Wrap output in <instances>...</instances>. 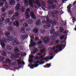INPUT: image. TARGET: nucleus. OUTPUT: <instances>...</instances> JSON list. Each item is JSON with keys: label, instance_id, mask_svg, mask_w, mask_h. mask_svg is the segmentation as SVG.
Listing matches in <instances>:
<instances>
[{"label": "nucleus", "instance_id": "nucleus-1", "mask_svg": "<svg viewBox=\"0 0 76 76\" xmlns=\"http://www.w3.org/2000/svg\"><path fill=\"white\" fill-rule=\"evenodd\" d=\"M45 17L46 18V20H43L42 22L43 24H46L47 25L44 26V27L46 29H48L49 27H51V25L52 24V23H53V21L49 19V17L47 16H45Z\"/></svg>", "mask_w": 76, "mask_h": 76}, {"label": "nucleus", "instance_id": "nucleus-2", "mask_svg": "<svg viewBox=\"0 0 76 76\" xmlns=\"http://www.w3.org/2000/svg\"><path fill=\"white\" fill-rule=\"evenodd\" d=\"M61 34L59 33L58 32H56L53 34V36H52L51 37L52 41H54L55 39V37H60Z\"/></svg>", "mask_w": 76, "mask_h": 76}, {"label": "nucleus", "instance_id": "nucleus-3", "mask_svg": "<svg viewBox=\"0 0 76 76\" xmlns=\"http://www.w3.org/2000/svg\"><path fill=\"white\" fill-rule=\"evenodd\" d=\"M12 56H11V59H15V58H19L20 56V53H16L15 55L14 54H11Z\"/></svg>", "mask_w": 76, "mask_h": 76}, {"label": "nucleus", "instance_id": "nucleus-4", "mask_svg": "<svg viewBox=\"0 0 76 76\" xmlns=\"http://www.w3.org/2000/svg\"><path fill=\"white\" fill-rule=\"evenodd\" d=\"M63 47H64V48L62 49L61 48L63 47V45H58L56 47V48H58V50H59V51H61V50H62L65 47H66V45H64Z\"/></svg>", "mask_w": 76, "mask_h": 76}, {"label": "nucleus", "instance_id": "nucleus-5", "mask_svg": "<svg viewBox=\"0 0 76 76\" xmlns=\"http://www.w3.org/2000/svg\"><path fill=\"white\" fill-rule=\"evenodd\" d=\"M50 39L48 37H45L43 39V41L45 44H47L49 42Z\"/></svg>", "mask_w": 76, "mask_h": 76}, {"label": "nucleus", "instance_id": "nucleus-6", "mask_svg": "<svg viewBox=\"0 0 76 76\" xmlns=\"http://www.w3.org/2000/svg\"><path fill=\"white\" fill-rule=\"evenodd\" d=\"M39 64H38L37 65H36L35 64H34L33 65H30V64L28 65V66H30V67L31 69H34V67H37L39 65Z\"/></svg>", "mask_w": 76, "mask_h": 76}, {"label": "nucleus", "instance_id": "nucleus-7", "mask_svg": "<svg viewBox=\"0 0 76 76\" xmlns=\"http://www.w3.org/2000/svg\"><path fill=\"white\" fill-rule=\"evenodd\" d=\"M30 15L31 17L33 19H35L36 18L35 17V13L33 11H31L30 12Z\"/></svg>", "mask_w": 76, "mask_h": 76}, {"label": "nucleus", "instance_id": "nucleus-8", "mask_svg": "<svg viewBox=\"0 0 76 76\" xmlns=\"http://www.w3.org/2000/svg\"><path fill=\"white\" fill-rule=\"evenodd\" d=\"M20 7H21V5L20 4H17L16 5L15 9V10L18 11V10H19V9H20Z\"/></svg>", "mask_w": 76, "mask_h": 76}, {"label": "nucleus", "instance_id": "nucleus-9", "mask_svg": "<svg viewBox=\"0 0 76 76\" xmlns=\"http://www.w3.org/2000/svg\"><path fill=\"white\" fill-rule=\"evenodd\" d=\"M28 37V36H25L24 35H23L21 36L20 38L21 40L23 41L26 38H27Z\"/></svg>", "mask_w": 76, "mask_h": 76}, {"label": "nucleus", "instance_id": "nucleus-10", "mask_svg": "<svg viewBox=\"0 0 76 76\" xmlns=\"http://www.w3.org/2000/svg\"><path fill=\"white\" fill-rule=\"evenodd\" d=\"M32 42H33V40L31 39L30 42L31 43L30 45H29V47H34V46H35V45L36 44L35 42H33L32 43Z\"/></svg>", "mask_w": 76, "mask_h": 76}, {"label": "nucleus", "instance_id": "nucleus-11", "mask_svg": "<svg viewBox=\"0 0 76 76\" xmlns=\"http://www.w3.org/2000/svg\"><path fill=\"white\" fill-rule=\"evenodd\" d=\"M12 45H14V46H15L17 45V39H14L13 41H12Z\"/></svg>", "mask_w": 76, "mask_h": 76}, {"label": "nucleus", "instance_id": "nucleus-12", "mask_svg": "<svg viewBox=\"0 0 76 76\" xmlns=\"http://www.w3.org/2000/svg\"><path fill=\"white\" fill-rule=\"evenodd\" d=\"M0 52L1 53L2 55L3 56H4V57H6V56H7V53H6V52H5L4 50H1L0 51Z\"/></svg>", "mask_w": 76, "mask_h": 76}, {"label": "nucleus", "instance_id": "nucleus-13", "mask_svg": "<svg viewBox=\"0 0 76 76\" xmlns=\"http://www.w3.org/2000/svg\"><path fill=\"white\" fill-rule=\"evenodd\" d=\"M7 48L9 51H12V47L10 45H8L7 46Z\"/></svg>", "mask_w": 76, "mask_h": 76}, {"label": "nucleus", "instance_id": "nucleus-14", "mask_svg": "<svg viewBox=\"0 0 76 76\" xmlns=\"http://www.w3.org/2000/svg\"><path fill=\"white\" fill-rule=\"evenodd\" d=\"M13 37L12 36H10L8 37L7 40L8 41L10 42L13 40Z\"/></svg>", "mask_w": 76, "mask_h": 76}, {"label": "nucleus", "instance_id": "nucleus-15", "mask_svg": "<svg viewBox=\"0 0 76 76\" xmlns=\"http://www.w3.org/2000/svg\"><path fill=\"white\" fill-rule=\"evenodd\" d=\"M13 25H14V26H16L17 27L19 26V22L18 21H15L14 22H13Z\"/></svg>", "mask_w": 76, "mask_h": 76}, {"label": "nucleus", "instance_id": "nucleus-16", "mask_svg": "<svg viewBox=\"0 0 76 76\" xmlns=\"http://www.w3.org/2000/svg\"><path fill=\"white\" fill-rule=\"evenodd\" d=\"M54 56L46 57L45 58V60H47L48 59H49V60H52V59L54 58Z\"/></svg>", "mask_w": 76, "mask_h": 76}, {"label": "nucleus", "instance_id": "nucleus-17", "mask_svg": "<svg viewBox=\"0 0 76 76\" xmlns=\"http://www.w3.org/2000/svg\"><path fill=\"white\" fill-rule=\"evenodd\" d=\"M45 54H44V55L43 56L40 55V57H37L35 58L36 60H39V59L42 58L44 57H45Z\"/></svg>", "mask_w": 76, "mask_h": 76}, {"label": "nucleus", "instance_id": "nucleus-18", "mask_svg": "<svg viewBox=\"0 0 76 76\" xmlns=\"http://www.w3.org/2000/svg\"><path fill=\"white\" fill-rule=\"evenodd\" d=\"M34 63H35V64H37L38 63H39V64H42L44 63V61H42V63H39V61H36L35 62H33Z\"/></svg>", "mask_w": 76, "mask_h": 76}, {"label": "nucleus", "instance_id": "nucleus-19", "mask_svg": "<svg viewBox=\"0 0 76 76\" xmlns=\"http://www.w3.org/2000/svg\"><path fill=\"white\" fill-rule=\"evenodd\" d=\"M51 64H46L45 66H43L45 68H49Z\"/></svg>", "mask_w": 76, "mask_h": 76}, {"label": "nucleus", "instance_id": "nucleus-20", "mask_svg": "<svg viewBox=\"0 0 76 76\" xmlns=\"http://www.w3.org/2000/svg\"><path fill=\"white\" fill-rule=\"evenodd\" d=\"M56 5H51L50 6V9H56Z\"/></svg>", "mask_w": 76, "mask_h": 76}, {"label": "nucleus", "instance_id": "nucleus-21", "mask_svg": "<svg viewBox=\"0 0 76 76\" xmlns=\"http://www.w3.org/2000/svg\"><path fill=\"white\" fill-rule=\"evenodd\" d=\"M15 3H16V2L15 1H11L10 2V4L12 5V6H13V5H15Z\"/></svg>", "mask_w": 76, "mask_h": 76}, {"label": "nucleus", "instance_id": "nucleus-22", "mask_svg": "<svg viewBox=\"0 0 76 76\" xmlns=\"http://www.w3.org/2000/svg\"><path fill=\"white\" fill-rule=\"evenodd\" d=\"M5 35L6 37H7L10 35V33L9 31H6L5 32Z\"/></svg>", "mask_w": 76, "mask_h": 76}, {"label": "nucleus", "instance_id": "nucleus-23", "mask_svg": "<svg viewBox=\"0 0 76 76\" xmlns=\"http://www.w3.org/2000/svg\"><path fill=\"white\" fill-rule=\"evenodd\" d=\"M30 12H31V10H30V9L29 8H27L26 11V12L25 13V15H26V14H28V13H29Z\"/></svg>", "mask_w": 76, "mask_h": 76}, {"label": "nucleus", "instance_id": "nucleus-24", "mask_svg": "<svg viewBox=\"0 0 76 76\" xmlns=\"http://www.w3.org/2000/svg\"><path fill=\"white\" fill-rule=\"evenodd\" d=\"M14 12V11L12 10H10V11L8 12V14L9 15H12L13 13Z\"/></svg>", "mask_w": 76, "mask_h": 76}, {"label": "nucleus", "instance_id": "nucleus-25", "mask_svg": "<svg viewBox=\"0 0 76 76\" xmlns=\"http://www.w3.org/2000/svg\"><path fill=\"white\" fill-rule=\"evenodd\" d=\"M34 52H32V54H35V53H36L37 51H38V49L37 48H35L34 49Z\"/></svg>", "mask_w": 76, "mask_h": 76}, {"label": "nucleus", "instance_id": "nucleus-26", "mask_svg": "<svg viewBox=\"0 0 76 76\" xmlns=\"http://www.w3.org/2000/svg\"><path fill=\"white\" fill-rule=\"evenodd\" d=\"M14 52L18 53L19 52V49L18 48H16L14 49Z\"/></svg>", "mask_w": 76, "mask_h": 76}, {"label": "nucleus", "instance_id": "nucleus-27", "mask_svg": "<svg viewBox=\"0 0 76 76\" xmlns=\"http://www.w3.org/2000/svg\"><path fill=\"white\" fill-rule=\"evenodd\" d=\"M36 4L39 7H41V4L39 3V1H37V0H35Z\"/></svg>", "mask_w": 76, "mask_h": 76}, {"label": "nucleus", "instance_id": "nucleus-28", "mask_svg": "<svg viewBox=\"0 0 76 76\" xmlns=\"http://www.w3.org/2000/svg\"><path fill=\"white\" fill-rule=\"evenodd\" d=\"M17 62L18 64H19V65H20L22 64V60L20 59H18L17 61Z\"/></svg>", "mask_w": 76, "mask_h": 76}, {"label": "nucleus", "instance_id": "nucleus-29", "mask_svg": "<svg viewBox=\"0 0 76 76\" xmlns=\"http://www.w3.org/2000/svg\"><path fill=\"white\" fill-rule=\"evenodd\" d=\"M40 23H41V21L40 20H37L36 23V25H37L38 26L39 25H40Z\"/></svg>", "mask_w": 76, "mask_h": 76}, {"label": "nucleus", "instance_id": "nucleus-30", "mask_svg": "<svg viewBox=\"0 0 76 76\" xmlns=\"http://www.w3.org/2000/svg\"><path fill=\"white\" fill-rule=\"evenodd\" d=\"M8 31H12V27L11 26H9L7 28Z\"/></svg>", "mask_w": 76, "mask_h": 76}, {"label": "nucleus", "instance_id": "nucleus-31", "mask_svg": "<svg viewBox=\"0 0 76 76\" xmlns=\"http://www.w3.org/2000/svg\"><path fill=\"white\" fill-rule=\"evenodd\" d=\"M5 23H9L10 22V19L8 18H7L5 20Z\"/></svg>", "mask_w": 76, "mask_h": 76}, {"label": "nucleus", "instance_id": "nucleus-32", "mask_svg": "<svg viewBox=\"0 0 76 76\" xmlns=\"http://www.w3.org/2000/svg\"><path fill=\"white\" fill-rule=\"evenodd\" d=\"M1 45L3 48H4V47H5V44L4 43H3L2 42H1Z\"/></svg>", "mask_w": 76, "mask_h": 76}, {"label": "nucleus", "instance_id": "nucleus-33", "mask_svg": "<svg viewBox=\"0 0 76 76\" xmlns=\"http://www.w3.org/2000/svg\"><path fill=\"white\" fill-rule=\"evenodd\" d=\"M24 3H25V5L27 6L28 5V4H29L28 3V0H25L24 1Z\"/></svg>", "mask_w": 76, "mask_h": 76}, {"label": "nucleus", "instance_id": "nucleus-34", "mask_svg": "<svg viewBox=\"0 0 76 76\" xmlns=\"http://www.w3.org/2000/svg\"><path fill=\"white\" fill-rule=\"evenodd\" d=\"M38 29L37 28H35L33 30V31L34 33H38Z\"/></svg>", "mask_w": 76, "mask_h": 76}, {"label": "nucleus", "instance_id": "nucleus-35", "mask_svg": "<svg viewBox=\"0 0 76 76\" xmlns=\"http://www.w3.org/2000/svg\"><path fill=\"white\" fill-rule=\"evenodd\" d=\"M54 12L56 15H58L59 14V12H58V11L57 10H54Z\"/></svg>", "mask_w": 76, "mask_h": 76}, {"label": "nucleus", "instance_id": "nucleus-36", "mask_svg": "<svg viewBox=\"0 0 76 76\" xmlns=\"http://www.w3.org/2000/svg\"><path fill=\"white\" fill-rule=\"evenodd\" d=\"M21 32L22 33H25V28L24 27L21 28Z\"/></svg>", "mask_w": 76, "mask_h": 76}, {"label": "nucleus", "instance_id": "nucleus-37", "mask_svg": "<svg viewBox=\"0 0 76 76\" xmlns=\"http://www.w3.org/2000/svg\"><path fill=\"white\" fill-rule=\"evenodd\" d=\"M2 40L3 42H4L5 43H6V42L7 39L5 37H3V38H2Z\"/></svg>", "mask_w": 76, "mask_h": 76}, {"label": "nucleus", "instance_id": "nucleus-38", "mask_svg": "<svg viewBox=\"0 0 76 76\" xmlns=\"http://www.w3.org/2000/svg\"><path fill=\"white\" fill-rule=\"evenodd\" d=\"M25 15H26V19H29L30 18V15L28 14H26Z\"/></svg>", "mask_w": 76, "mask_h": 76}, {"label": "nucleus", "instance_id": "nucleus-39", "mask_svg": "<svg viewBox=\"0 0 76 76\" xmlns=\"http://www.w3.org/2000/svg\"><path fill=\"white\" fill-rule=\"evenodd\" d=\"M25 8L23 7V6H22L21 8V12H25Z\"/></svg>", "mask_w": 76, "mask_h": 76}, {"label": "nucleus", "instance_id": "nucleus-40", "mask_svg": "<svg viewBox=\"0 0 76 76\" xmlns=\"http://www.w3.org/2000/svg\"><path fill=\"white\" fill-rule=\"evenodd\" d=\"M45 32V30L44 29H41L40 30V32L42 34H43Z\"/></svg>", "mask_w": 76, "mask_h": 76}, {"label": "nucleus", "instance_id": "nucleus-41", "mask_svg": "<svg viewBox=\"0 0 76 76\" xmlns=\"http://www.w3.org/2000/svg\"><path fill=\"white\" fill-rule=\"evenodd\" d=\"M4 20V17H2V18H0V22H3Z\"/></svg>", "mask_w": 76, "mask_h": 76}, {"label": "nucleus", "instance_id": "nucleus-42", "mask_svg": "<svg viewBox=\"0 0 76 76\" xmlns=\"http://www.w3.org/2000/svg\"><path fill=\"white\" fill-rule=\"evenodd\" d=\"M26 55V54L23 53H22L20 54L21 56H25Z\"/></svg>", "mask_w": 76, "mask_h": 76}, {"label": "nucleus", "instance_id": "nucleus-43", "mask_svg": "<svg viewBox=\"0 0 76 76\" xmlns=\"http://www.w3.org/2000/svg\"><path fill=\"white\" fill-rule=\"evenodd\" d=\"M63 31V29H61V28H60L59 30H58V32H60V33H62Z\"/></svg>", "mask_w": 76, "mask_h": 76}, {"label": "nucleus", "instance_id": "nucleus-44", "mask_svg": "<svg viewBox=\"0 0 76 76\" xmlns=\"http://www.w3.org/2000/svg\"><path fill=\"white\" fill-rule=\"evenodd\" d=\"M23 26L25 27H27V26H28V24L27 23H25L23 24Z\"/></svg>", "mask_w": 76, "mask_h": 76}, {"label": "nucleus", "instance_id": "nucleus-45", "mask_svg": "<svg viewBox=\"0 0 76 76\" xmlns=\"http://www.w3.org/2000/svg\"><path fill=\"white\" fill-rule=\"evenodd\" d=\"M40 51L41 53H44V52L45 51V48L42 50H41Z\"/></svg>", "mask_w": 76, "mask_h": 76}, {"label": "nucleus", "instance_id": "nucleus-46", "mask_svg": "<svg viewBox=\"0 0 76 76\" xmlns=\"http://www.w3.org/2000/svg\"><path fill=\"white\" fill-rule=\"evenodd\" d=\"M6 9L4 7H3L2 8V11L3 12H5V11H6Z\"/></svg>", "mask_w": 76, "mask_h": 76}, {"label": "nucleus", "instance_id": "nucleus-47", "mask_svg": "<svg viewBox=\"0 0 76 76\" xmlns=\"http://www.w3.org/2000/svg\"><path fill=\"white\" fill-rule=\"evenodd\" d=\"M28 23H29V24H32V20L31 19L29 20L28 21Z\"/></svg>", "mask_w": 76, "mask_h": 76}, {"label": "nucleus", "instance_id": "nucleus-48", "mask_svg": "<svg viewBox=\"0 0 76 76\" xmlns=\"http://www.w3.org/2000/svg\"><path fill=\"white\" fill-rule=\"evenodd\" d=\"M42 43V42L41 41H39L37 42V44H41Z\"/></svg>", "mask_w": 76, "mask_h": 76}, {"label": "nucleus", "instance_id": "nucleus-49", "mask_svg": "<svg viewBox=\"0 0 76 76\" xmlns=\"http://www.w3.org/2000/svg\"><path fill=\"white\" fill-rule=\"evenodd\" d=\"M4 58H3L2 56H0V61H3V60H4Z\"/></svg>", "mask_w": 76, "mask_h": 76}, {"label": "nucleus", "instance_id": "nucleus-50", "mask_svg": "<svg viewBox=\"0 0 76 76\" xmlns=\"http://www.w3.org/2000/svg\"><path fill=\"white\" fill-rule=\"evenodd\" d=\"M6 62H5V63H7L8 62H10V61L9 59H6Z\"/></svg>", "mask_w": 76, "mask_h": 76}, {"label": "nucleus", "instance_id": "nucleus-51", "mask_svg": "<svg viewBox=\"0 0 76 76\" xmlns=\"http://www.w3.org/2000/svg\"><path fill=\"white\" fill-rule=\"evenodd\" d=\"M6 15V14L5 13H4L2 14L1 15V16H3V17H5Z\"/></svg>", "mask_w": 76, "mask_h": 76}, {"label": "nucleus", "instance_id": "nucleus-52", "mask_svg": "<svg viewBox=\"0 0 76 76\" xmlns=\"http://www.w3.org/2000/svg\"><path fill=\"white\" fill-rule=\"evenodd\" d=\"M15 16H19V13H18V12H15Z\"/></svg>", "mask_w": 76, "mask_h": 76}, {"label": "nucleus", "instance_id": "nucleus-53", "mask_svg": "<svg viewBox=\"0 0 76 76\" xmlns=\"http://www.w3.org/2000/svg\"><path fill=\"white\" fill-rule=\"evenodd\" d=\"M64 36L63 35L62 36L60 37V39L62 40V39H64Z\"/></svg>", "mask_w": 76, "mask_h": 76}, {"label": "nucleus", "instance_id": "nucleus-54", "mask_svg": "<svg viewBox=\"0 0 76 76\" xmlns=\"http://www.w3.org/2000/svg\"><path fill=\"white\" fill-rule=\"evenodd\" d=\"M58 16H56V17L55 16V17L54 18V20H58Z\"/></svg>", "mask_w": 76, "mask_h": 76}, {"label": "nucleus", "instance_id": "nucleus-55", "mask_svg": "<svg viewBox=\"0 0 76 76\" xmlns=\"http://www.w3.org/2000/svg\"><path fill=\"white\" fill-rule=\"evenodd\" d=\"M5 7L7 8V9L9 7V5L8 4H6L5 5Z\"/></svg>", "mask_w": 76, "mask_h": 76}, {"label": "nucleus", "instance_id": "nucleus-56", "mask_svg": "<svg viewBox=\"0 0 76 76\" xmlns=\"http://www.w3.org/2000/svg\"><path fill=\"white\" fill-rule=\"evenodd\" d=\"M33 61H34V60L33 59H30L29 60V63H32Z\"/></svg>", "mask_w": 76, "mask_h": 76}, {"label": "nucleus", "instance_id": "nucleus-57", "mask_svg": "<svg viewBox=\"0 0 76 76\" xmlns=\"http://www.w3.org/2000/svg\"><path fill=\"white\" fill-rule=\"evenodd\" d=\"M56 24H57V23L56 21L53 22V25H54V26H55V25H56Z\"/></svg>", "mask_w": 76, "mask_h": 76}, {"label": "nucleus", "instance_id": "nucleus-58", "mask_svg": "<svg viewBox=\"0 0 76 76\" xmlns=\"http://www.w3.org/2000/svg\"><path fill=\"white\" fill-rule=\"evenodd\" d=\"M29 58H34V56H29Z\"/></svg>", "mask_w": 76, "mask_h": 76}, {"label": "nucleus", "instance_id": "nucleus-59", "mask_svg": "<svg viewBox=\"0 0 76 76\" xmlns=\"http://www.w3.org/2000/svg\"><path fill=\"white\" fill-rule=\"evenodd\" d=\"M30 38L31 39H34V35H31V36H30Z\"/></svg>", "mask_w": 76, "mask_h": 76}, {"label": "nucleus", "instance_id": "nucleus-60", "mask_svg": "<svg viewBox=\"0 0 76 76\" xmlns=\"http://www.w3.org/2000/svg\"><path fill=\"white\" fill-rule=\"evenodd\" d=\"M30 5L31 7H34V5H33V4H32V3H31L30 4H29Z\"/></svg>", "mask_w": 76, "mask_h": 76}, {"label": "nucleus", "instance_id": "nucleus-61", "mask_svg": "<svg viewBox=\"0 0 76 76\" xmlns=\"http://www.w3.org/2000/svg\"><path fill=\"white\" fill-rule=\"evenodd\" d=\"M49 4H53V1H49Z\"/></svg>", "mask_w": 76, "mask_h": 76}, {"label": "nucleus", "instance_id": "nucleus-62", "mask_svg": "<svg viewBox=\"0 0 76 76\" xmlns=\"http://www.w3.org/2000/svg\"><path fill=\"white\" fill-rule=\"evenodd\" d=\"M35 39L36 41H38L39 40V38L37 37H35Z\"/></svg>", "mask_w": 76, "mask_h": 76}, {"label": "nucleus", "instance_id": "nucleus-63", "mask_svg": "<svg viewBox=\"0 0 76 76\" xmlns=\"http://www.w3.org/2000/svg\"><path fill=\"white\" fill-rule=\"evenodd\" d=\"M67 8V9H68V10H70L71 7H69V5H68Z\"/></svg>", "mask_w": 76, "mask_h": 76}, {"label": "nucleus", "instance_id": "nucleus-64", "mask_svg": "<svg viewBox=\"0 0 76 76\" xmlns=\"http://www.w3.org/2000/svg\"><path fill=\"white\" fill-rule=\"evenodd\" d=\"M38 48L40 49H42V46L41 45H40L38 46Z\"/></svg>", "mask_w": 76, "mask_h": 76}]
</instances>
